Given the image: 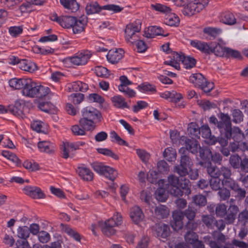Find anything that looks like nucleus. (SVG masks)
Segmentation results:
<instances>
[{"label": "nucleus", "instance_id": "obj_51", "mask_svg": "<svg viewBox=\"0 0 248 248\" xmlns=\"http://www.w3.org/2000/svg\"><path fill=\"white\" fill-rule=\"evenodd\" d=\"M8 32L12 37H17L23 32V27L22 26L10 27L8 29Z\"/></svg>", "mask_w": 248, "mask_h": 248}, {"label": "nucleus", "instance_id": "obj_10", "mask_svg": "<svg viewBox=\"0 0 248 248\" xmlns=\"http://www.w3.org/2000/svg\"><path fill=\"white\" fill-rule=\"evenodd\" d=\"M199 149H200V146L198 141L194 139H188L186 141V147L181 148L179 151L181 154H187L188 152L195 154L198 152Z\"/></svg>", "mask_w": 248, "mask_h": 248}, {"label": "nucleus", "instance_id": "obj_13", "mask_svg": "<svg viewBox=\"0 0 248 248\" xmlns=\"http://www.w3.org/2000/svg\"><path fill=\"white\" fill-rule=\"evenodd\" d=\"M124 51L122 48L110 50L107 55L108 61L112 64L118 63L123 57Z\"/></svg>", "mask_w": 248, "mask_h": 248}, {"label": "nucleus", "instance_id": "obj_64", "mask_svg": "<svg viewBox=\"0 0 248 248\" xmlns=\"http://www.w3.org/2000/svg\"><path fill=\"white\" fill-rule=\"evenodd\" d=\"M73 134L75 136H84L86 135V130L80 126V124H75L71 127Z\"/></svg>", "mask_w": 248, "mask_h": 248}, {"label": "nucleus", "instance_id": "obj_37", "mask_svg": "<svg viewBox=\"0 0 248 248\" xmlns=\"http://www.w3.org/2000/svg\"><path fill=\"white\" fill-rule=\"evenodd\" d=\"M62 230L63 232L67 234L70 237H72L77 241H80L81 239L80 236L77 231L71 228L68 226H63L62 224Z\"/></svg>", "mask_w": 248, "mask_h": 248}, {"label": "nucleus", "instance_id": "obj_31", "mask_svg": "<svg viewBox=\"0 0 248 248\" xmlns=\"http://www.w3.org/2000/svg\"><path fill=\"white\" fill-rule=\"evenodd\" d=\"M23 105L16 102L14 106L9 107L8 111L18 117L23 118L25 114L23 112Z\"/></svg>", "mask_w": 248, "mask_h": 248}, {"label": "nucleus", "instance_id": "obj_3", "mask_svg": "<svg viewBox=\"0 0 248 248\" xmlns=\"http://www.w3.org/2000/svg\"><path fill=\"white\" fill-rule=\"evenodd\" d=\"M50 89L34 82L31 79L28 78L26 85L22 91V94L30 97L42 98L49 93Z\"/></svg>", "mask_w": 248, "mask_h": 248}, {"label": "nucleus", "instance_id": "obj_17", "mask_svg": "<svg viewBox=\"0 0 248 248\" xmlns=\"http://www.w3.org/2000/svg\"><path fill=\"white\" fill-rule=\"evenodd\" d=\"M25 193L33 199H42L45 194L42 190L37 186H27L24 188Z\"/></svg>", "mask_w": 248, "mask_h": 248}, {"label": "nucleus", "instance_id": "obj_34", "mask_svg": "<svg viewBox=\"0 0 248 248\" xmlns=\"http://www.w3.org/2000/svg\"><path fill=\"white\" fill-rule=\"evenodd\" d=\"M73 91L85 92L88 90L89 87L87 84L80 81H77L72 82L70 85V87Z\"/></svg>", "mask_w": 248, "mask_h": 248}, {"label": "nucleus", "instance_id": "obj_52", "mask_svg": "<svg viewBox=\"0 0 248 248\" xmlns=\"http://www.w3.org/2000/svg\"><path fill=\"white\" fill-rule=\"evenodd\" d=\"M243 116L242 112L238 109H233L232 111V121L235 124H238L242 122Z\"/></svg>", "mask_w": 248, "mask_h": 248}, {"label": "nucleus", "instance_id": "obj_62", "mask_svg": "<svg viewBox=\"0 0 248 248\" xmlns=\"http://www.w3.org/2000/svg\"><path fill=\"white\" fill-rule=\"evenodd\" d=\"M216 214L217 217H224L227 214V206L224 204H218L216 207Z\"/></svg>", "mask_w": 248, "mask_h": 248}, {"label": "nucleus", "instance_id": "obj_26", "mask_svg": "<svg viewBox=\"0 0 248 248\" xmlns=\"http://www.w3.org/2000/svg\"><path fill=\"white\" fill-rule=\"evenodd\" d=\"M238 207L235 205H231L227 211V214L225 220L228 224L233 223L237 214L238 212Z\"/></svg>", "mask_w": 248, "mask_h": 248}, {"label": "nucleus", "instance_id": "obj_22", "mask_svg": "<svg viewBox=\"0 0 248 248\" xmlns=\"http://www.w3.org/2000/svg\"><path fill=\"white\" fill-rule=\"evenodd\" d=\"M226 47H224L219 43L217 42H211L210 49L211 52H210V55L215 54L216 56L223 57L225 56L226 53Z\"/></svg>", "mask_w": 248, "mask_h": 248}, {"label": "nucleus", "instance_id": "obj_2", "mask_svg": "<svg viewBox=\"0 0 248 248\" xmlns=\"http://www.w3.org/2000/svg\"><path fill=\"white\" fill-rule=\"evenodd\" d=\"M164 186L166 190L175 197H181L185 193L188 195L191 193V184L189 180L185 178L180 179L174 175H169L167 183Z\"/></svg>", "mask_w": 248, "mask_h": 248}, {"label": "nucleus", "instance_id": "obj_1", "mask_svg": "<svg viewBox=\"0 0 248 248\" xmlns=\"http://www.w3.org/2000/svg\"><path fill=\"white\" fill-rule=\"evenodd\" d=\"M222 119L225 123V127L221 133L225 138L230 140L232 139L233 141L231 142L230 148L232 152L245 151L248 149V145L246 142L241 140L244 135L238 127H232L230 117L228 114H222Z\"/></svg>", "mask_w": 248, "mask_h": 248}, {"label": "nucleus", "instance_id": "obj_8", "mask_svg": "<svg viewBox=\"0 0 248 248\" xmlns=\"http://www.w3.org/2000/svg\"><path fill=\"white\" fill-rule=\"evenodd\" d=\"M92 56V53L88 50H82L75 54L73 56L69 57L67 60L75 66H82L86 64Z\"/></svg>", "mask_w": 248, "mask_h": 248}, {"label": "nucleus", "instance_id": "obj_19", "mask_svg": "<svg viewBox=\"0 0 248 248\" xmlns=\"http://www.w3.org/2000/svg\"><path fill=\"white\" fill-rule=\"evenodd\" d=\"M219 19L220 22L228 25H233L237 23L234 15L230 11L222 12L219 16Z\"/></svg>", "mask_w": 248, "mask_h": 248}, {"label": "nucleus", "instance_id": "obj_39", "mask_svg": "<svg viewBox=\"0 0 248 248\" xmlns=\"http://www.w3.org/2000/svg\"><path fill=\"white\" fill-rule=\"evenodd\" d=\"M208 165L207 167V171L208 174L214 178H219L220 176V170L216 166H213L210 162L208 163Z\"/></svg>", "mask_w": 248, "mask_h": 248}, {"label": "nucleus", "instance_id": "obj_36", "mask_svg": "<svg viewBox=\"0 0 248 248\" xmlns=\"http://www.w3.org/2000/svg\"><path fill=\"white\" fill-rule=\"evenodd\" d=\"M222 114H225L223 113H221L220 114V116L219 117L220 119V121H218L217 118L214 116H211L209 119V122L210 123L213 124L214 125H216L217 127L219 129L220 133L223 132V130L224 129L225 126V123H224V121L222 119Z\"/></svg>", "mask_w": 248, "mask_h": 248}, {"label": "nucleus", "instance_id": "obj_57", "mask_svg": "<svg viewBox=\"0 0 248 248\" xmlns=\"http://www.w3.org/2000/svg\"><path fill=\"white\" fill-rule=\"evenodd\" d=\"M95 73L98 77L102 78H108L109 75L108 69L101 66L95 68Z\"/></svg>", "mask_w": 248, "mask_h": 248}, {"label": "nucleus", "instance_id": "obj_11", "mask_svg": "<svg viewBox=\"0 0 248 248\" xmlns=\"http://www.w3.org/2000/svg\"><path fill=\"white\" fill-rule=\"evenodd\" d=\"M87 22L88 18L85 16H81L78 19L75 17L72 27L73 33L78 34L84 31Z\"/></svg>", "mask_w": 248, "mask_h": 248}, {"label": "nucleus", "instance_id": "obj_14", "mask_svg": "<svg viewBox=\"0 0 248 248\" xmlns=\"http://www.w3.org/2000/svg\"><path fill=\"white\" fill-rule=\"evenodd\" d=\"M197 224L191 222H189L186 225V227L191 230L187 232L185 235V239L186 243L189 244H192L195 241L197 240L198 239V235L196 233L194 232L193 230L196 229Z\"/></svg>", "mask_w": 248, "mask_h": 248}, {"label": "nucleus", "instance_id": "obj_42", "mask_svg": "<svg viewBox=\"0 0 248 248\" xmlns=\"http://www.w3.org/2000/svg\"><path fill=\"white\" fill-rule=\"evenodd\" d=\"M196 63V60L189 56H185L184 55V58H183L182 63L186 69H191L195 66Z\"/></svg>", "mask_w": 248, "mask_h": 248}, {"label": "nucleus", "instance_id": "obj_9", "mask_svg": "<svg viewBox=\"0 0 248 248\" xmlns=\"http://www.w3.org/2000/svg\"><path fill=\"white\" fill-rule=\"evenodd\" d=\"M169 58L170 59L169 60L164 62V64L170 65L176 70H180V62H182L183 58H184V54L182 53H178L173 52L169 56Z\"/></svg>", "mask_w": 248, "mask_h": 248}, {"label": "nucleus", "instance_id": "obj_28", "mask_svg": "<svg viewBox=\"0 0 248 248\" xmlns=\"http://www.w3.org/2000/svg\"><path fill=\"white\" fill-rule=\"evenodd\" d=\"M61 4L69 11L74 13L77 12L79 5L76 0H60Z\"/></svg>", "mask_w": 248, "mask_h": 248}, {"label": "nucleus", "instance_id": "obj_20", "mask_svg": "<svg viewBox=\"0 0 248 248\" xmlns=\"http://www.w3.org/2000/svg\"><path fill=\"white\" fill-rule=\"evenodd\" d=\"M18 68L22 70L30 73H33L37 70L36 64L27 59H21L19 63Z\"/></svg>", "mask_w": 248, "mask_h": 248}, {"label": "nucleus", "instance_id": "obj_15", "mask_svg": "<svg viewBox=\"0 0 248 248\" xmlns=\"http://www.w3.org/2000/svg\"><path fill=\"white\" fill-rule=\"evenodd\" d=\"M81 112L82 118L93 121L97 120L100 116L99 111L96 108L91 106H88L83 108Z\"/></svg>", "mask_w": 248, "mask_h": 248}, {"label": "nucleus", "instance_id": "obj_45", "mask_svg": "<svg viewBox=\"0 0 248 248\" xmlns=\"http://www.w3.org/2000/svg\"><path fill=\"white\" fill-rule=\"evenodd\" d=\"M103 174L108 179L114 181L117 177V173L112 168L106 166Z\"/></svg>", "mask_w": 248, "mask_h": 248}, {"label": "nucleus", "instance_id": "obj_7", "mask_svg": "<svg viewBox=\"0 0 248 248\" xmlns=\"http://www.w3.org/2000/svg\"><path fill=\"white\" fill-rule=\"evenodd\" d=\"M208 3V0H194L184 8L183 13L185 15L192 16L203 10Z\"/></svg>", "mask_w": 248, "mask_h": 248}, {"label": "nucleus", "instance_id": "obj_30", "mask_svg": "<svg viewBox=\"0 0 248 248\" xmlns=\"http://www.w3.org/2000/svg\"><path fill=\"white\" fill-rule=\"evenodd\" d=\"M28 78H13L9 81L10 86L15 89H23Z\"/></svg>", "mask_w": 248, "mask_h": 248}, {"label": "nucleus", "instance_id": "obj_49", "mask_svg": "<svg viewBox=\"0 0 248 248\" xmlns=\"http://www.w3.org/2000/svg\"><path fill=\"white\" fill-rule=\"evenodd\" d=\"M180 164L189 170H191V167L193 166V162L191 158L186 155L181 154Z\"/></svg>", "mask_w": 248, "mask_h": 248}, {"label": "nucleus", "instance_id": "obj_25", "mask_svg": "<svg viewBox=\"0 0 248 248\" xmlns=\"http://www.w3.org/2000/svg\"><path fill=\"white\" fill-rule=\"evenodd\" d=\"M77 172L80 178L84 181H91L93 179V173L87 167H79L77 170Z\"/></svg>", "mask_w": 248, "mask_h": 248}, {"label": "nucleus", "instance_id": "obj_53", "mask_svg": "<svg viewBox=\"0 0 248 248\" xmlns=\"http://www.w3.org/2000/svg\"><path fill=\"white\" fill-rule=\"evenodd\" d=\"M30 230L27 226L19 227L17 229V236L22 239H26L29 237Z\"/></svg>", "mask_w": 248, "mask_h": 248}, {"label": "nucleus", "instance_id": "obj_43", "mask_svg": "<svg viewBox=\"0 0 248 248\" xmlns=\"http://www.w3.org/2000/svg\"><path fill=\"white\" fill-rule=\"evenodd\" d=\"M151 8L156 11L160 12L164 14H170L171 9L170 7L160 3H155L151 5Z\"/></svg>", "mask_w": 248, "mask_h": 248}, {"label": "nucleus", "instance_id": "obj_18", "mask_svg": "<svg viewBox=\"0 0 248 248\" xmlns=\"http://www.w3.org/2000/svg\"><path fill=\"white\" fill-rule=\"evenodd\" d=\"M130 217L132 221L137 224L142 221L144 215L141 209L139 206H134L130 209Z\"/></svg>", "mask_w": 248, "mask_h": 248}, {"label": "nucleus", "instance_id": "obj_12", "mask_svg": "<svg viewBox=\"0 0 248 248\" xmlns=\"http://www.w3.org/2000/svg\"><path fill=\"white\" fill-rule=\"evenodd\" d=\"M184 217V214L181 211H175L173 212V220L171 222V226L174 230L177 231L182 228Z\"/></svg>", "mask_w": 248, "mask_h": 248}, {"label": "nucleus", "instance_id": "obj_27", "mask_svg": "<svg viewBox=\"0 0 248 248\" xmlns=\"http://www.w3.org/2000/svg\"><path fill=\"white\" fill-rule=\"evenodd\" d=\"M202 137L208 139V142L211 144H215L217 141V138L212 136L210 129L208 125H202L200 129V134Z\"/></svg>", "mask_w": 248, "mask_h": 248}, {"label": "nucleus", "instance_id": "obj_41", "mask_svg": "<svg viewBox=\"0 0 248 248\" xmlns=\"http://www.w3.org/2000/svg\"><path fill=\"white\" fill-rule=\"evenodd\" d=\"M179 18L175 14H170L165 19V23L170 26H177L179 23Z\"/></svg>", "mask_w": 248, "mask_h": 248}, {"label": "nucleus", "instance_id": "obj_61", "mask_svg": "<svg viewBox=\"0 0 248 248\" xmlns=\"http://www.w3.org/2000/svg\"><path fill=\"white\" fill-rule=\"evenodd\" d=\"M193 202L199 206H203L206 204V198L202 195H197L192 198Z\"/></svg>", "mask_w": 248, "mask_h": 248}, {"label": "nucleus", "instance_id": "obj_29", "mask_svg": "<svg viewBox=\"0 0 248 248\" xmlns=\"http://www.w3.org/2000/svg\"><path fill=\"white\" fill-rule=\"evenodd\" d=\"M113 105L117 108L124 109L129 108V106L125 102V99L120 95H115L111 99Z\"/></svg>", "mask_w": 248, "mask_h": 248}, {"label": "nucleus", "instance_id": "obj_35", "mask_svg": "<svg viewBox=\"0 0 248 248\" xmlns=\"http://www.w3.org/2000/svg\"><path fill=\"white\" fill-rule=\"evenodd\" d=\"M164 157L169 162L174 161L176 158V151L172 147L166 148L163 153Z\"/></svg>", "mask_w": 248, "mask_h": 248}, {"label": "nucleus", "instance_id": "obj_21", "mask_svg": "<svg viewBox=\"0 0 248 248\" xmlns=\"http://www.w3.org/2000/svg\"><path fill=\"white\" fill-rule=\"evenodd\" d=\"M143 35L147 38H151L156 35L166 36L168 34H164V31L160 27L152 26L144 31Z\"/></svg>", "mask_w": 248, "mask_h": 248}, {"label": "nucleus", "instance_id": "obj_32", "mask_svg": "<svg viewBox=\"0 0 248 248\" xmlns=\"http://www.w3.org/2000/svg\"><path fill=\"white\" fill-rule=\"evenodd\" d=\"M157 218L162 219L166 218L169 215V209L165 205H160L156 206L155 210Z\"/></svg>", "mask_w": 248, "mask_h": 248}, {"label": "nucleus", "instance_id": "obj_59", "mask_svg": "<svg viewBox=\"0 0 248 248\" xmlns=\"http://www.w3.org/2000/svg\"><path fill=\"white\" fill-rule=\"evenodd\" d=\"M97 152L102 155L112 157V158L118 160L119 156L113 153L111 150L108 148H98Z\"/></svg>", "mask_w": 248, "mask_h": 248}, {"label": "nucleus", "instance_id": "obj_24", "mask_svg": "<svg viewBox=\"0 0 248 248\" xmlns=\"http://www.w3.org/2000/svg\"><path fill=\"white\" fill-rule=\"evenodd\" d=\"M37 146L41 152L48 154L54 153L55 150V144L47 140L39 141Z\"/></svg>", "mask_w": 248, "mask_h": 248}, {"label": "nucleus", "instance_id": "obj_47", "mask_svg": "<svg viewBox=\"0 0 248 248\" xmlns=\"http://www.w3.org/2000/svg\"><path fill=\"white\" fill-rule=\"evenodd\" d=\"M110 138L112 142H115L120 145L128 146V143L124 140L121 138L118 134L114 131H112L110 133Z\"/></svg>", "mask_w": 248, "mask_h": 248}, {"label": "nucleus", "instance_id": "obj_40", "mask_svg": "<svg viewBox=\"0 0 248 248\" xmlns=\"http://www.w3.org/2000/svg\"><path fill=\"white\" fill-rule=\"evenodd\" d=\"M85 10L88 15H91L98 13L103 9L97 3L95 2L87 4Z\"/></svg>", "mask_w": 248, "mask_h": 248}, {"label": "nucleus", "instance_id": "obj_58", "mask_svg": "<svg viewBox=\"0 0 248 248\" xmlns=\"http://www.w3.org/2000/svg\"><path fill=\"white\" fill-rule=\"evenodd\" d=\"M241 160V157L238 155H235L230 156L229 162L233 168L238 169L240 168Z\"/></svg>", "mask_w": 248, "mask_h": 248}, {"label": "nucleus", "instance_id": "obj_33", "mask_svg": "<svg viewBox=\"0 0 248 248\" xmlns=\"http://www.w3.org/2000/svg\"><path fill=\"white\" fill-rule=\"evenodd\" d=\"M95 121L88 119L81 118L79 120V124L81 127L84 128L86 131L93 130L95 127Z\"/></svg>", "mask_w": 248, "mask_h": 248}, {"label": "nucleus", "instance_id": "obj_55", "mask_svg": "<svg viewBox=\"0 0 248 248\" xmlns=\"http://www.w3.org/2000/svg\"><path fill=\"white\" fill-rule=\"evenodd\" d=\"M23 167L29 171H35L39 169V165L33 161L26 160L23 163Z\"/></svg>", "mask_w": 248, "mask_h": 248}, {"label": "nucleus", "instance_id": "obj_56", "mask_svg": "<svg viewBox=\"0 0 248 248\" xmlns=\"http://www.w3.org/2000/svg\"><path fill=\"white\" fill-rule=\"evenodd\" d=\"M83 99L84 94L81 93H72L68 97L69 100L75 104L80 103L83 100Z\"/></svg>", "mask_w": 248, "mask_h": 248}, {"label": "nucleus", "instance_id": "obj_23", "mask_svg": "<svg viewBox=\"0 0 248 248\" xmlns=\"http://www.w3.org/2000/svg\"><path fill=\"white\" fill-rule=\"evenodd\" d=\"M155 231L158 237L166 238L170 234L169 226L164 223H159L155 225Z\"/></svg>", "mask_w": 248, "mask_h": 248}, {"label": "nucleus", "instance_id": "obj_4", "mask_svg": "<svg viewBox=\"0 0 248 248\" xmlns=\"http://www.w3.org/2000/svg\"><path fill=\"white\" fill-rule=\"evenodd\" d=\"M141 23L139 19L127 25L125 29V38L127 43L133 45L140 39L139 34L141 30Z\"/></svg>", "mask_w": 248, "mask_h": 248}, {"label": "nucleus", "instance_id": "obj_50", "mask_svg": "<svg viewBox=\"0 0 248 248\" xmlns=\"http://www.w3.org/2000/svg\"><path fill=\"white\" fill-rule=\"evenodd\" d=\"M166 188L163 187L158 188L155 192V197L157 201L164 202L167 199V196L166 193Z\"/></svg>", "mask_w": 248, "mask_h": 248}, {"label": "nucleus", "instance_id": "obj_38", "mask_svg": "<svg viewBox=\"0 0 248 248\" xmlns=\"http://www.w3.org/2000/svg\"><path fill=\"white\" fill-rule=\"evenodd\" d=\"M75 18L72 16H62L60 25L63 28H71L74 23Z\"/></svg>", "mask_w": 248, "mask_h": 248}, {"label": "nucleus", "instance_id": "obj_63", "mask_svg": "<svg viewBox=\"0 0 248 248\" xmlns=\"http://www.w3.org/2000/svg\"><path fill=\"white\" fill-rule=\"evenodd\" d=\"M188 169L181 164L175 166L174 168V172L181 177H184L188 174Z\"/></svg>", "mask_w": 248, "mask_h": 248}, {"label": "nucleus", "instance_id": "obj_5", "mask_svg": "<svg viewBox=\"0 0 248 248\" xmlns=\"http://www.w3.org/2000/svg\"><path fill=\"white\" fill-rule=\"evenodd\" d=\"M122 223V217L121 214L116 213L113 217L100 224L103 233L107 236L113 235L116 232L114 227Z\"/></svg>", "mask_w": 248, "mask_h": 248}, {"label": "nucleus", "instance_id": "obj_60", "mask_svg": "<svg viewBox=\"0 0 248 248\" xmlns=\"http://www.w3.org/2000/svg\"><path fill=\"white\" fill-rule=\"evenodd\" d=\"M32 5L27 1L26 2L23 3L16 10L17 12H19L20 15L23 14L29 13L31 11Z\"/></svg>", "mask_w": 248, "mask_h": 248}, {"label": "nucleus", "instance_id": "obj_16", "mask_svg": "<svg viewBox=\"0 0 248 248\" xmlns=\"http://www.w3.org/2000/svg\"><path fill=\"white\" fill-rule=\"evenodd\" d=\"M190 44L193 47L196 48L202 53L210 55V52H211L210 49V43H208L198 40H194L190 41Z\"/></svg>", "mask_w": 248, "mask_h": 248}, {"label": "nucleus", "instance_id": "obj_46", "mask_svg": "<svg viewBox=\"0 0 248 248\" xmlns=\"http://www.w3.org/2000/svg\"><path fill=\"white\" fill-rule=\"evenodd\" d=\"M209 183L211 188L215 191L219 190L221 186H224L223 180H221L219 178H212L210 180Z\"/></svg>", "mask_w": 248, "mask_h": 248}, {"label": "nucleus", "instance_id": "obj_6", "mask_svg": "<svg viewBox=\"0 0 248 248\" xmlns=\"http://www.w3.org/2000/svg\"><path fill=\"white\" fill-rule=\"evenodd\" d=\"M189 80L195 87L201 88L206 93L210 92L214 88V83L207 81L200 73L192 74L189 77Z\"/></svg>", "mask_w": 248, "mask_h": 248}, {"label": "nucleus", "instance_id": "obj_54", "mask_svg": "<svg viewBox=\"0 0 248 248\" xmlns=\"http://www.w3.org/2000/svg\"><path fill=\"white\" fill-rule=\"evenodd\" d=\"M203 32L208 35L215 38L221 32V30L216 28L206 27L203 29Z\"/></svg>", "mask_w": 248, "mask_h": 248}, {"label": "nucleus", "instance_id": "obj_48", "mask_svg": "<svg viewBox=\"0 0 248 248\" xmlns=\"http://www.w3.org/2000/svg\"><path fill=\"white\" fill-rule=\"evenodd\" d=\"M188 134L192 139L199 138L200 135V129L198 125L192 124L188 127Z\"/></svg>", "mask_w": 248, "mask_h": 248}, {"label": "nucleus", "instance_id": "obj_44", "mask_svg": "<svg viewBox=\"0 0 248 248\" xmlns=\"http://www.w3.org/2000/svg\"><path fill=\"white\" fill-rule=\"evenodd\" d=\"M118 90L123 93L125 96L129 98H132L136 95V92L133 89L129 88L128 86L119 85Z\"/></svg>", "mask_w": 248, "mask_h": 248}]
</instances>
